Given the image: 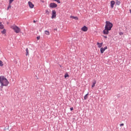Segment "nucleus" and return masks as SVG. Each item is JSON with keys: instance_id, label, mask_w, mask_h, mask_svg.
Wrapping results in <instances>:
<instances>
[{"instance_id": "1", "label": "nucleus", "mask_w": 131, "mask_h": 131, "mask_svg": "<svg viewBox=\"0 0 131 131\" xmlns=\"http://www.w3.org/2000/svg\"><path fill=\"white\" fill-rule=\"evenodd\" d=\"M0 83L1 84V88L3 89L4 86H8L9 85V81L4 76H0Z\"/></svg>"}, {"instance_id": "2", "label": "nucleus", "mask_w": 131, "mask_h": 131, "mask_svg": "<svg viewBox=\"0 0 131 131\" xmlns=\"http://www.w3.org/2000/svg\"><path fill=\"white\" fill-rule=\"evenodd\" d=\"M11 29H13V30H14L15 33H19V32L21 31V29H20V28H18L16 25L11 26Z\"/></svg>"}, {"instance_id": "3", "label": "nucleus", "mask_w": 131, "mask_h": 131, "mask_svg": "<svg viewBox=\"0 0 131 131\" xmlns=\"http://www.w3.org/2000/svg\"><path fill=\"white\" fill-rule=\"evenodd\" d=\"M112 27H113V24L112 23L108 21L105 22V28L107 29L108 30H111Z\"/></svg>"}, {"instance_id": "4", "label": "nucleus", "mask_w": 131, "mask_h": 131, "mask_svg": "<svg viewBox=\"0 0 131 131\" xmlns=\"http://www.w3.org/2000/svg\"><path fill=\"white\" fill-rule=\"evenodd\" d=\"M57 12H56V10H52V19H55L56 17H57Z\"/></svg>"}, {"instance_id": "5", "label": "nucleus", "mask_w": 131, "mask_h": 131, "mask_svg": "<svg viewBox=\"0 0 131 131\" xmlns=\"http://www.w3.org/2000/svg\"><path fill=\"white\" fill-rule=\"evenodd\" d=\"M49 7L50 8H57V7H58V5L57 4H56L55 3H52L50 4Z\"/></svg>"}, {"instance_id": "6", "label": "nucleus", "mask_w": 131, "mask_h": 131, "mask_svg": "<svg viewBox=\"0 0 131 131\" xmlns=\"http://www.w3.org/2000/svg\"><path fill=\"white\" fill-rule=\"evenodd\" d=\"M107 46L105 47L104 48H100V53L101 54H103L104 53V52H105V50H107Z\"/></svg>"}, {"instance_id": "7", "label": "nucleus", "mask_w": 131, "mask_h": 131, "mask_svg": "<svg viewBox=\"0 0 131 131\" xmlns=\"http://www.w3.org/2000/svg\"><path fill=\"white\" fill-rule=\"evenodd\" d=\"M88 27L85 26H84L83 27L81 28V30L82 31H84V32L88 31Z\"/></svg>"}, {"instance_id": "8", "label": "nucleus", "mask_w": 131, "mask_h": 131, "mask_svg": "<svg viewBox=\"0 0 131 131\" xmlns=\"http://www.w3.org/2000/svg\"><path fill=\"white\" fill-rule=\"evenodd\" d=\"M109 31H110V30H108L106 28H105V29L103 30V33L104 34H109Z\"/></svg>"}, {"instance_id": "9", "label": "nucleus", "mask_w": 131, "mask_h": 131, "mask_svg": "<svg viewBox=\"0 0 131 131\" xmlns=\"http://www.w3.org/2000/svg\"><path fill=\"white\" fill-rule=\"evenodd\" d=\"M28 5L31 9H33V8H34V5H33V4L31 2H28Z\"/></svg>"}, {"instance_id": "10", "label": "nucleus", "mask_w": 131, "mask_h": 131, "mask_svg": "<svg viewBox=\"0 0 131 131\" xmlns=\"http://www.w3.org/2000/svg\"><path fill=\"white\" fill-rule=\"evenodd\" d=\"M114 5H115V2L114 1H112L111 2V7L112 9H113L114 8Z\"/></svg>"}, {"instance_id": "11", "label": "nucleus", "mask_w": 131, "mask_h": 131, "mask_svg": "<svg viewBox=\"0 0 131 131\" xmlns=\"http://www.w3.org/2000/svg\"><path fill=\"white\" fill-rule=\"evenodd\" d=\"M97 45L98 48H102V47L103 46V42H101V43L97 42Z\"/></svg>"}, {"instance_id": "12", "label": "nucleus", "mask_w": 131, "mask_h": 131, "mask_svg": "<svg viewBox=\"0 0 131 131\" xmlns=\"http://www.w3.org/2000/svg\"><path fill=\"white\" fill-rule=\"evenodd\" d=\"M70 18L74 19L75 20H78V17L77 16H71Z\"/></svg>"}, {"instance_id": "13", "label": "nucleus", "mask_w": 131, "mask_h": 131, "mask_svg": "<svg viewBox=\"0 0 131 131\" xmlns=\"http://www.w3.org/2000/svg\"><path fill=\"white\" fill-rule=\"evenodd\" d=\"M116 4L117 5V6H119V5H120V1L118 0H116Z\"/></svg>"}, {"instance_id": "14", "label": "nucleus", "mask_w": 131, "mask_h": 131, "mask_svg": "<svg viewBox=\"0 0 131 131\" xmlns=\"http://www.w3.org/2000/svg\"><path fill=\"white\" fill-rule=\"evenodd\" d=\"M96 83H97V81L95 80L93 83V85H92V88H95V85H96Z\"/></svg>"}, {"instance_id": "15", "label": "nucleus", "mask_w": 131, "mask_h": 131, "mask_svg": "<svg viewBox=\"0 0 131 131\" xmlns=\"http://www.w3.org/2000/svg\"><path fill=\"white\" fill-rule=\"evenodd\" d=\"M7 31H6V29H3V31H1V33H2V34H6Z\"/></svg>"}, {"instance_id": "16", "label": "nucleus", "mask_w": 131, "mask_h": 131, "mask_svg": "<svg viewBox=\"0 0 131 131\" xmlns=\"http://www.w3.org/2000/svg\"><path fill=\"white\" fill-rule=\"evenodd\" d=\"M45 33L46 35H50V32L49 31H45Z\"/></svg>"}, {"instance_id": "17", "label": "nucleus", "mask_w": 131, "mask_h": 131, "mask_svg": "<svg viewBox=\"0 0 131 131\" xmlns=\"http://www.w3.org/2000/svg\"><path fill=\"white\" fill-rule=\"evenodd\" d=\"M26 56H27V55H29V51H28V48H27L26 49Z\"/></svg>"}, {"instance_id": "18", "label": "nucleus", "mask_w": 131, "mask_h": 131, "mask_svg": "<svg viewBox=\"0 0 131 131\" xmlns=\"http://www.w3.org/2000/svg\"><path fill=\"white\" fill-rule=\"evenodd\" d=\"M67 77H69V75L68 74V73H66L64 75V78H67Z\"/></svg>"}, {"instance_id": "19", "label": "nucleus", "mask_w": 131, "mask_h": 131, "mask_svg": "<svg viewBox=\"0 0 131 131\" xmlns=\"http://www.w3.org/2000/svg\"><path fill=\"white\" fill-rule=\"evenodd\" d=\"M88 96H89V94H87L84 96V100H86V99H88Z\"/></svg>"}, {"instance_id": "20", "label": "nucleus", "mask_w": 131, "mask_h": 131, "mask_svg": "<svg viewBox=\"0 0 131 131\" xmlns=\"http://www.w3.org/2000/svg\"><path fill=\"white\" fill-rule=\"evenodd\" d=\"M46 14H47V15H49L50 12H49V10H46Z\"/></svg>"}, {"instance_id": "21", "label": "nucleus", "mask_w": 131, "mask_h": 131, "mask_svg": "<svg viewBox=\"0 0 131 131\" xmlns=\"http://www.w3.org/2000/svg\"><path fill=\"white\" fill-rule=\"evenodd\" d=\"M0 66H4V64L3 63V61L0 60Z\"/></svg>"}, {"instance_id": "22", "label": "nucleus", "mask_w": 131, "mask_h": 131, "mask_svg": "<svg viewBox=\"0 0 131 131\" xmlns=\"http://www.w3.org/2000/svg\"><path fill=\"white\" fill-rule=\"evenodd\" d=\"M0 29H4V26L3 25H0Z\"/></svg>"}, {"instance_id": "23", "label": "nucleus", "mask_w": 131, "mask_h": 131, "mask_svg": "<svg viewBox=\"0 0 131 131\" xmlns=\"http://www.w3.org/2000/svg\"><path fill=\"white\" fill-rule=\"evenodd\" d=\"M11 8H12V6L11 5H9L7 8V10H9V9H11Z\"/></svg>"}, {"instance_id": "24", "label": "nucleus", "mask_w": 131, "mask_h": 131, "mask_svg": "<svg viewBox=\"0 0 131 131\" xmlns=\"http://www.w3.org/2000/svg\"><path fill=\"white\" fill-rule=\"evenodd\" d=\"M119 34L120 35H123V32H120L119 33Z\"/></svg>"}, {"instance_id": "25", "label": "nucleus", "mask_w": 131, "mask_h": 131, "mask_svg": "<svg viewBox=\"0 0 131 131\" xmlns=\"http://www.w3.org/2000/svg\"><path fill=\"white\" fill-rule=\"evenodd\" d=\"M14 2V0H9V4H11Z\"/></svg>"}, {"instance_id": "26", "label": "nucleus", "mask_w": 131, "mask_h": 131, "mask_svg": "<svg viewBox=\"0 0 131 131\" xmlns=\"http://www.w3.org/2000/svg\"><path fill=\"white\" fill-rule=\"evenodd\" d=\"M57 3H58V4H61V2L60 1V0H56Z\"/></svg>"}, {"instance_id": "27", "label": "nucleus", "mask_w": 131, "mask_h": 131, "mask_svg": "<svg viewBox=\"0 0 131 131\" xmlns=\"http://www.w3.org/2000/svg\"><path fill=\"white\" fill-rule=\"evenodd\" d=\"M37 39L38 40L39 39H40V36H38L37 37Z\"/></svg>"}, {"instance_id": "28", "label": "nucleus", "mask_w": 131, "mask_h": 131, "mask_svg": "<svg viewBox=\"0 0 131 131\" xmlns=\"http://www.w3.org/2000/svg\"><path fill=\"white\" fill-rule=\"evenodd\" d=\"M123 125H124V123H122V124H120V126H123Z\"/></svg>"}, {"instance_id": "29", "label": "nucleus", "mask_w": 131, "mask_h": 131, "mask_svg": "<svg viewBox=\"0 0 131 131\" xmlns=\"http://www.w3.org/2000/svg\"><path fill=\"white\" fill-rule=\"evenodd\" d=\"M70 110H71V111H73V107H71V108H70Z\"/></svg>"}, {"instance_id": "30", "label": "nucleus", "mask_w": 131, "mask_h": 131, "mask_svg": "<svg viewBox=\"0 0 131 131\" xmlns=\"http://www.w3.org/2000/svg\"><path fill=\"white\" fill-rule=\"evenodd\" d=\"M40 2H41V3H45V1H44L43 0H40Z\"/></svg>"}, {"instance_id": "31", "label": "nucleus", "mask_w": 131, "mask_h": 131, "mask_svg": "<svg viewBox=\"0 0 131 131\" xmlns=\"http://www.w3.org/2000/svg\"><path fill=\"white\" fill-rule=\"evenodd\" d=\"M103 37H104V38H107V36H103Z\"/></svg>"}, {"instance_id": "32", "label": "nucleus", "mask_w": 131, "mask_h": 131, "mask_svg": "<svg viewBox=\"0 0 131 131\" xmlns=\"http://www.w3.org/2000/svg\"><path fill=\"white\" fill-rule=\"evenodd\" d=\"M33 22H34V23H35V20H34Z\"/></svg>"}, {"instance_id": "33", "label": "nucleus", "mask_w": 131, "mask_h": 131, "mask_svg": "<svg viewBox=\"0 0 131 131\" xmlns=\"http://www.w3.org/2000/svg\"><path fill=\"white\" fill-rule=\"evenodd\" d=\"M53 1H54L55 2H57V0H53Z\"/></svg>"}, {"instance_id": "34", "label": "nucleus", "mask_w": 131, "mask_h": 131, "mask_svg": "<svg viewBox=\"0 0 131 131\" xmlns=\"http://www.w3.org/2000/svg\"><path fill=\"white\" fill-rule=\"evenodd\" d=\"M0 24H2V23L0 21Z\"/></svg>"}]
</instances>
